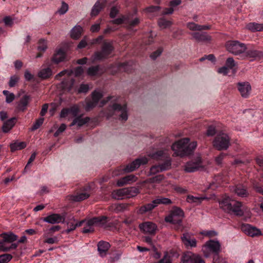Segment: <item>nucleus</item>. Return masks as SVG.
I'll use <instances>...</instances> for the list:
<instances>
[{
	"label": "nucleus",
	"instance_id": "f257e3e1",
	"mask_svg": "<svg viewBox=\"0 0 263 263\" xmlns=\"http://www.w3.org/2000/svg\"><path fill=\"white\" fill-rule=\"evenodd\" d=\"M189 138H186L175 142L172 146L174 152L173 156L183 157L191 155L196 148L197 142L194 141L189 143Z\"/></svg>",
	"mask_w": 263,
	"mask_h": 263
},
{
	"label": "nucleus",
	"instance_id": "f03ea898",
	"mask_svg": "<svg viewBox=\"0 0 263 263\" xmlns=\"http://www.w3.org/2000/svg\"><path fill=\"white\" fill-rule=\"evenodd\" d=\"M219 203L220 208L228 213L239 216H241L244 214L241 209V203L231 199L229 197L223 198L219 201Z\"/></svg>",
	"mask_w": 263,
	"mask_h": 263
},
{
	"label": "nucleus",
	"instance_id": "7ed1b4c3",
	"mask_svg": "<svg viewBox=\"0 0 263 263\" xmlns=\"http://www.w3.org/2000/svg\"><path fill=\"white\" fill-rule=\"evenodd\" d=\"M213 145L218 151L227 150L230 145V138L226 133H219L213 140Z\"/></svg>",
	"mask_w": 263,
	"mask_h": 263
},
{
	"label": "nucleus",
	"instance_id": "20e7f679",
	"mask_svg": "<svg viewBox=\"0 0 263 263\" xmlns=\"http://www.w3.org/2000/svg\"><path fill=\"white\" fill-rule=\"evenodd\" d=\"M226 47L228 51L234 55L242 53L247 49L246 45L238 41H229L226 43Z\"/></svg>",
	"mask_w": 263,
	"mask_h": 263
},
{
	"label": "nucleus",
	"instance_id": "39448f33",
	"mask_svg": "<svg viewBox=\"0 0 263 263\" xmlns=\"http://www.w3.org/2000/svg\"><path fill=\"white\" fill-rule=\"evenodd\" d=\"M183 216V211L180 208L175 206L173 208L170 214L165 218V220L167 222L180 224L182 222Z\"/></svg>",
	"mask_w": 263,
	"mask_h": 263
},
{
	"label": "nucleus",
	"instance_id": "423d86ee",
	"mask_svg": "<svg viewBox=\"0 0 263 263\" xmlns=\"http://www.w3.org/2000/svg\"><path fill=\"white\" fill-rule=\"evenodd\" d=\"M114 50V47L111 43L104 42L102 45L101 51L95 52V59L98 60L107 59Z\"/></svg>",
	"mask_w": 263,
	"mask_h": 263
},
{
	"label": "nucleus",
	"instance_id": "0eeeda50",
	"mask_svg": "<svg viewBox=\"0 0 263 263\" xmlns=\"http://www.w3.org/2000/svg\"><path fill=\"white\" fill-rule=\"evenodd\" d=\"M109 109L113 112L109 113L107 115L108 118L112 116L114 112H119V117L120 120L124 121H126L127 120L128 115L127 113V111L126 104L121 105V104L118 103H114L111 105H109Z\"/></svg>",
	"mask_w": 263,
	"mask_h": 263
},
{
	"label": "nucleus",
	"instance_id": "6e6552de",
	"mask_svg": "<svg viewBox=\"0 0 263 263\" xmlns=\"http://www.w3.org/2000/svg\"><path fill=\"white\" fill-rule=\"evenodd\" d=\"M181 263H205L202 257L192 252L184 253L181 258Z\"/></svg>",
	"mask_w": 263,
	"mask_h": 263
},
{
	"label": "nucleus",
	"instance_id": "1a4fd4ad",
	"mask_svg": "<svg viewBox=\"0 0 263 263\" xmlns=\"http://www.w3.org/2000/svg\"><path fill=\"white\" fill-rule=\"evenodd\" d=\"M221 245L218 241L210 240L206 242L202 249L205 256L208 257L209 254L206 253L205 249H208L211 252L215 255H218L220 251Z\"/></svg>",
	"mask_w": 263,
	"mask_h": 263
},
{
	"label": "nucleus",
	"instance_id": "9d476101",
	"mask_svg": "<svg viewBox=\"0 0 263 263\" xmlns=\"http://www.w3.org/2000/svg\"><path fill=\"white\" fill-rule=\"evenodd\" d=\"M201 168H203L202 160L201 157H198L195 160L186 162L184 166V171L187 173H192L200 170Z\"/></svg>",
	"mask_w": 263,
	"mask_h": 263
},
{
	"label": "nucleus",
	"instance_id": "9b49d317",
	"mask_svg": "<svg viewBox=\"0 0 263 263\" xmlns=\"http://www.w3.org/2000/svg\"><path fill=\"white\" fill-rule=\"evenodd\" d=\"M148 158L146 157L139 158L128 164L123 168L125 172L129 173L135 171L140 165L146 164L148 162Z\"/></svg>",
	"mask_w": 263,
	"mask_h": 263
},
{
	"label": "nucleus",
	"instance_id": "f8f14e48",
	"mask_svg": "<svg viewBox=\"0 0 263 263\" xmlns=\"http://www.w3.org/2000/svg\"><path fill=\"white\" fill-rule=\"evenodd\" d=\"M139 228L140 231L144 234L153 236L156 234L157 230V225L151 221H146L140 224Z\"/></svg>",
	"mask_w": 263,
	"mask_h": 263
},
{
	"label": "nucleus",
	"instance_id": "ddd939ff",
	"mask_svg": "<svg viewBox=\"0 0 263 263\" xmlns=\"http://www.w3.org/2000/svg\"><path fill=\"white\" fill-rule=\"evenodd\" d=\"M65 220V215H60L59 214H52L45 217L42 218V220L44 222L55 224L60 222L64 223Z\"/></svg>",
	"mask_w": 263,
	"mask_h": 263
},
{
	"label": "nucleus",
	"instance_id": "4468645a",
	"mask_svg": "<svg viewBox=\"0 0 263 263\" xmlns=\"http://www.w3.org/2000/svg\"><path fill=\"white\" fill-rule=\"evenodd\" d=\"M30 100L31 98L30 96L24 95L19 101L16 103L15 111L24 112L27 109Z\"/></svg>",
	"mask_w": 263,
	"mask_h": 263
},
{
	"label": "nucleus",
	"instance_id": "2eb2a0df",
	"mask_svg": "<svg viewBox=\"0 0 263 263\" xmlns=\"http://www.w3.org/2000/svg\"><path fill=\"white\" fill-rule=\"evenodd\" d=\"M241 229L246 234L251 237L258 236L261 235V232L259 229L252 227L249 224H242Z\"/></svg>",
	"mask_w": 263,
	"mask_h": 263
},
{
	"label": "nucleus",
	"instance_id": "dca6fc26",
	"mask_svg": "<svg viewBox=\"0 0 263 263\" xmlns=\"http://www.w3.org/2000/svg\"><path fill=\"white\" fill-rule=\"evenodd\" d=\"M182 242L186 248H195L197 246V240L192 238L189 233H184L181 237Z\"/></svg>",
	"mask_w": 263,
	"mask_h": 263
},
{
	"label": "nucleus",
	"instance_id": "f3484780",
	"mask_svg": "<svg viewBox=\"0 0 263 263\" xmlns=\"http://www.w3.org/2000/svg\"><path fill=\"white\" fill-rule=\"evenodd\" d=\"M237 87L242 97L247 98L249 97L251 90V86L249 82H239L237 83Z\"/></svg>",
	"mask_w": 263,
	"mask_h": 263
},
{
	"label": "nucleus",
	"instance_id": "a211bd4d",
	"mask_svg": "<svg viewBox=\"0 0 263 263\" xmlns=\"http://www.w3.org/2000/svg\"><path fill=\"white\" fill-rule=\"evenodd\" d=\"M171 165L170 160H167L161 164L158 165H154L150 168V174L154 175L159 172H162L168 170Z\"/></svg>",
	"mask_w": 263,
	"mask_h": 263
},
{
	"label": "nucleus",
	"instance_id": "6ab92c4d",
	"mask_svg": "<svg viewBox=\"0 0 263 263\" xmlns=\"http://www.w3.org/2000/svg\"><path fill=\"white\" fill-rule=\"evenodd\" d=\"M106 0H98L93 6L90 15L91 16H96L104 8Z\"/></svg>",
	"mask_w": 263,
	"mask_h": 263
},
{
	"label": "nucleus",
	"instance_id": "aec40b11",
	"mask_svg": "<svg viewBox=\"0 0 263 263\" xmlns=\"http://www.w3.org/2000/svg\"><path fill=\"white\" fill-rule=\"evenodd\" d=\"M193 37L197 42H210L212 37L206 32H193L191 33Z\"/></svg>",
	"mask_w": 263,
	"mask_h": 263
},
{
	"label": "nucleus",
	"instance_id": "412c9836",
	"mask_svg": "<svg viewBox=\"0 0 263 263\" xmlns=\"http://www.w3.org/2000/svg\"><path fill=\"white\" fill-rule=\"evenodd\" d=\"M129 204L127 203H114L109 207V210L112 212L118 213L124 212L128 209Z\"/></svg>",
	"mask_w": 263,
	"mask_h": 263
},
{
	"label": "nucleus",
	"instance_id": "4be33fe9",
	"mask_svg": "<svg viewBox=\"0 0 263 263\" xmlns=\"http://www.w3.org/2000/svg\"><path fill=\"white\" fill-rule=\"evenodd\" d=\"M137 178L133 175H127L119 179L117 182V185L118 186H122L125 184H130L135 182Z\"/></svg>",
	"mask_w": 263,
	"mask_h": 263
},
{
	"label": "nucleus",
	"instance_id": "5701e85b",
	"mask_svg": "<svg viewBox=\"0 0 263 263\" xmlns=\"http://www.w3.org/2000/svg\"><path fill=\"white\" fill-rule=\"evenodd\" d=\"M107 219V217L105 216L93 217L86 222V226H87V227H92L95 224H104L106 222Z\"/></svg>",
	"mask_w": 263,
	"mask_h": 263
},
{
	"label": "nucleus",
	"instance_id": "b1692460",
	"mask_svg": "<svg viewBox=\"0 0 263 263\" xmlns=\"http://www.w3.org/2000/svg\"><path fill=\"white\" fill-rule=\"evenodd\" d=\"M90 120V118L88 117L83 118L82 115H81L74 118L72 122L70 124V126H73L75 125H77L78 126L81 127L89 122Z\"/></svg>",
	"mask_w": 263,
	"mask_h": 263
},
{
	"label": "nucleus",
	"instance_id": "393cba45",
	"mask_svg": "<svg viewBox=\"0 0 263 263\" xmlns=\"http://www.w3.org/2000/svg\"><path fill=\"white\" fill-rule=\"evenodd\" d=\"M16 121V118L13 117L4 122L2 126L3 132L5 133L9 132L14 126Z\"/></svg>",
	"mask_w": 263,
	"mask_h": 263
},
{
	"label": "nucleus",
	"instance_id": "a878e982",
	"mask_svg": "<svg viewBox=\"0 0 263 263\" xmlns=\"http://www.w3.org/2000/svg\"><path fill=\"white\" fill-rule=\"evenodd\" d=\"M156 202V200L155 199L153 200L151 203H149L141 206L138 210V213L140 214H143L147 212L151 211L155 208L157 206V204Z\"/></svg>",
	"mask_w": 263,
	"mask_h": 263
},
{
	"label": "nucleus",
	"instance_id": "bb28decb",
	"mask_svg": "<svg viewBox=\"0 0 263 263\" xmlns=\"http://www.w3.org/2000/svg\"><path fill=\"white\" fill-rule=\"evenodd\" d=\"M66 58V53L65 51L60 49L56 51L52 58V61L56 64H58L63 62Z\"/></svg>",
	"mask_w": 263,
	"mask_h": 263
},
{
	"label": "nucleus",
	"instance_id": "cd10ccee",
	"mask_svg": "<svg viewBox=\"0 0 263 263\" xmlns=\"http://www.w3.org/2000/svg\"><path fill=\"white\" fill-rule=\"evenodd\" d=\"M110 248V245L108 242L100 241L98 244V251L100 255L103 257L106 255V252Z\"/></svg>",
	"mask_w": 263,
	"mask_h": 263
},
{
	"label": "nucleus",
	"instance_id": "c85d7f7f",
	"mask_svg": "<svg viewBox=\"0 0 263 263\" xmlns=\"http://www.w3.org/2000/svg\"><path fill=\"white\" fill-rule=\"evenodd\" d=\"M104 72V70L99 65L91 66L87 69V74L90 76H101Z\"/></svg>",
	"mask_w": 263,
	"mask_h": 263
},
{
	"label": "nucleus",
	"instance_id": "c756f323",
	"mask_svg": "<svg viewBox=\"0 0 263 263\" xmlns=\"http://www.w3.org/2000/svg\"><path fill=\"white\" fill-rule=\"evenodd\" d=\"M187 27L192 31H200L202 30H209L210 29V26L200 25L194 22H190L186 24Z\"/></svg>",
	"mask_w": 263,
	"mask_h": 263
},
{
	"label": "nucleus",
	"instance_id": "7c9ffc66",
	"mask_svg": "<svg viewBox=\"0 0 263 263\" xmlns=\"http://www.w3.org/2000/svg\"><path fill=\"white\" fill-rule=\"evenodd\" d=\"M233 191L238 196L242 197H247L249 194L247 191L246 188L241 184H239L233 187Z\"/></svg>",
	"mask_w": 263,
	"mask_h": 263
},
{
	"label": "nucleus",
	"instance_id": "2f4dec72",
	"mask_svg": "<svg viewBox=\"0 0 263 263\" xmlns=\"http://www.w3.org/2000/svg\"><path fill=\"white\" fill-rule=\"evenodd\" d=\"M126 191L125 188H122L115 190L112 192V196L114 198L117 200L123 199L126 197Z\"/></svg>",
	"mask_w": 263,
	"mask_h": 263
},
{
	"label": "nucleus",
	"instance_id": "473e14b6",
	"mask_svg": "<svg viewBox=\"0 0 263 263\" xmlns=\"http://www.w3.org/2000/svg\"><path fill=\"white\" fill-rule=\"evenodd\" d=\"M151 157L153 159L156 160H167L168 155L164 151H158L152 154Z\"/></svg>",
	"mask_w": 263,
	"mask_h": 263
},
{
	"label": "nucleus",
	"instance_id": "72a5a7b5",
	"mask_svg": "<svg viewBox=\"0 0 263 263\" xmlns=\"http://www.w3.org/2000/svg\"><path fill=\"white\" fill-rule=\"evenodd\" d=\"M52 75V71L50 67L41 69L38 73V77L42 79H47Z\"/></svg>",
	"mask_w": 263,
	"mask_h": 263
},
{
	"label": "nucleus",
	"instance_id": "f704fd0d",
	"mask_svg": "<svg viewBox=\"0 0 263 263\" xmlns=\"http://www.w3.org/2000/svg\"><path fill=\"white\" fill-rule=\"evenodd\" d=\"M3 241L6 242L12 243L17 239V236L13 233H5L2 234Z\"/></svg>",
	"mask_w": 263,
	"mask_h": 263
},
{
	"label": "nucleus",
	"instance_id": "c9c22d12",
	"mask_svg": "<svg viewBox=\"0 0 263 263\" xmlns=\"http://www.w3.org/2000/svg\"><path fill=\"white\" fill-rule=\"evenodd\" d=\"M247 27L248 29L252 31H263V24H258L256 23H249Z\"/></svg>",
	"mask_w": 263,
	"mask_h": 263
},
{
	"label": "nucleus",
	"instance_id": "e433bc0d",
	"mask_svg": "<svg viewBox=\"0 0 263 263\" xmlns=\"http://www.w3.org/2000/svg\"><path fill=\"white\" fill-rule=\"evenodd\" d=\"M82 30L80 26L74 27L71 31V37L73 39H79L81 35Z\"/></svg>",
	"mask_w": 263,
	"mask_h": 263
},
{
	"label": "nucleus",
	"instance_id": "4c0bfd02",
	"mask_svg": "<svg viewBox=\"0 0 263 263\" xmlns=\"http://www.w3.org/2000/svg\"><path fill=\"white\" fill-rule=\"evenodd\" d=\"M127 198H130L136 196L139 193V190L136 187H125Z\"/></svg>",
	"mask_w": 263,
	"mask_h": 263
},
{
	"label": "nucleus",
	"instance_id": "58836bf2",
	"mask_svg": "<svg viewBox=\"0 0 263 263\" xmlns=\"http://www.w3.org/2000/svg\"><path fill=\"white\" fill-rule=\"evenodd\" d=\"M11 152L16 150H21L26 147V143L25 142H15L10 145Z\"/></svg>",
	"mask_w": 263,
	"mask_h": 263
},
{
	"label": "nucleus",
	"instance_id": "ea45409f",
	"mask_svg": "<svg viewBox=\"0 0 263 263\" xmlns=\"http://www.w3.org/2000/svg\"><path fill=\"white\" fill-rule=\"evenodd\" d=\"M90 194L88 193H81L76 195L73 196L72 199L74 201H80L88 198Z\"/></svg>",
	"mask_w": 263,
	"mask_h": 263
},
{
	"label": "nucleus",
	"instance_id": "a19ab883",
	"mask_svg": "<svg viewBox=\"0 0 263 263\" xmlns=\"http://www.w3.org/2000/svg\"><path fill=\"white\" fill-rule=\"evenodd\" d=\"M204 199V198L195 197L193 195H188L186 197V201L189 203H200Z\"/></svg>",
	"mask_w": 263,
	"mask_h": 263
},
{
	"label": "nucleus",
	"instance_id": "79ce46f5",
	"mask_svg": "<svg viewBox=\"0 0 263 263\" xmlns=\"http://www.w3.org/2000/svg\"><path fill=\"white\" fill-rule=\"evenodd\" d=\"M67 224L68 229L66 230V232L67 234L74 230L77 228L76 226V220L73 217L70 219L69 221L67 223Z\"/></svg>",
	"mask_w": 263,
	"mask_h": 263
},
{
	"label": "nucleus",
	"instance_id": "37998d69",
	"mask_svg": "<svg viewBox=\"0 0 263 263\" xmlns=\"http://www.w3.org/2000/svg\"><path fill=\"white\" fill-rule=\"evenodd\" d=\"M156 200V203L157 204V206L159 204H162L165 205H170L172 203V200L167 198L165 197H160L159 198H157Z\"/></svg>",
	"mask_w": 263,
	"mask_h": 263
},
{
	"label": "nucleus",
	"instance_id": "c03bdc74",
	"mask_svg": "<svg viewBox=\"0 0 263 263\" xmlns=\"http://www.w3.org/2000/svg\"><path fill=\"white\" fill-rule=\"evenodd\" d=\"M3 93L6 96V102L7 103H11L15 99L13 93H10L8 90H4Z\"/></svg>",
	"mask_w": 263,
	"mask_h": 263
},
{
	"label": "nucleus",
	"instance_id": "a18cd8bd",
	"mask_svg": "<svg viewBox=\"0 0 263 263\" xmlns=\"http://www.w3.org/2000/svg\"><path fill=\"white\" fill-rule=\"evenodd\" d=\"M246 57L247 58H255L260 55V52L256 50H249L246 52Z\"/></svg>",
	"mask_w": 263,
	"mask_h": 263
},
{
	"label": "nucleus",
	"instance_id": "49530a36",
	"mask_svg": "<svg viewBox=\"0 0 263 263\" xmlns=\"http://www.w3.org/2000/svg\"><path fill=\"white\" fill-rule=\"evenodd\" d=\"M13 256L10 254L0 255V263H8L12 258Z\"/></svg>",
	"mask_w": 263,
	"mask_h": 263
},
{
	"label": "nucleus",
	"instance_id": "de8ad7c7",
	"mask_svg": "<svg viewBox=\"0 0 263 263\" xmlns=\"http://www.w3.org/2000/svg\"><path fill=\"white\" fill-rule=\"evenodd\" d=\"M38 44H39V45L37 47L38 50H39L40 51L44 52L47 48L46 41L44 39H40L39 41Z\"/></svg>",
	"mask_w": 263,
	"mask_h": 263
},
{
	"label": "nucleus",
	"instance_id": "09e8293b",
	"mask_svg": "<svg viewBox=\"0 0 263 263\" xmlns=\"http://www.w3.org/2000/svg\"><path fill=\"white\" fill-rule=\"evenodd\" d=\"M91 96L92 100L98 104L99 100L102 98L103 95L102 93L95 90L92 92Z\"/></svg>",
	"mask_w": 263,
	"mask_h": 263
},
{
	"label": "nucleus",
	"instance_id": "8fccbe9b",
	"mask_svg": "<svg viewBox=\"0 0 263 263\" xmlns=\"http://www.w3.org/2000/svg\"><path fill=\"white\" fill-rule=\"evenodd\" d=\"M97 104L94 102L93 100H86V105L85 106V109L86 111H90L91 109L95 107L96 106Z\"/></svg>",
	"mask_w": 263,
	"mask_h": 263
},
{
	"label": "nucleus",
	"instance_id": "3c124183",
	"mask_svg": "<svg viewBox=\"0 0 263 263\" xmlns=\"http://www.w3.org/2000/svg\"><path fill=\"white\" fill-rule=\"evenodd\" d=\"M159 26L162 28H166L167 27L170 26L172 23L170 21H167L164 18H160L158 21Z\"/></svg>",
	"mask_w": 263,
	"mask_h": 263
},
{
	"label": "nucleus",
	"instance_id": "603ef678",
	"mask_svg": "<svg viewBox=\"0 0 263 263\" xmlns=\"http://www.w3.org/2000/svg\"><path fill=\"white\" fill-rule=\"evenodd\" d=\"M69 113L71 114L74 117L78 116V114L80 111L79 107L77 105H74L68 108Z\"/></svg>",
	"mask_w": 263,
	"mask_h": 263
},
{
	"label": "nucleus",
	"instance_id": "864d4df0",
	"mask_svg": "<svg viewBox=\"0 0 263 263\" xmlns=\"http://www.w3.org/2000/svg\"><path fill=\"white\" fill-rule=\"evenodd\" d=\"M44 121V118H40L36 120L35 122L33 124L31 127V130H35L38 129L43 123Z\"/></svg>",
	"mask_w": 263,
	"mask_h": 263
},
{
	"label": "nucleus",
	"instance_id": "5fc2aeb1",
	"mask_svg": "<svg viewBox=\"0 0 263 263\" xmlns=\"http://www.w3.org/2000/svg\"><path fill=\"white\" fill-rule=\"evenodd\" d=\"M68 10V5L65 3L64 2H62V6L60 9L57 11V13H59L61 15L64 14Z\"/></svg>",
	"mask_w": 263,
	"mask_h": 263
},
{
	"label": "nucleus",
	"instance_id": "6e6d98bb",
	"mask_svg": "<svg viewBox=\"0 0 263 263\" xmlns=\"http://www.w3.org/2000/svg\"><path fill=\"white\" fill-rule=\"evenodd\" d=\"M157 263H172V260L168 253L165 252L163 258L160 259Z\"/></svg>",
	"mask_w": 263,
	"mask_h": 263
},
{
	"label": "nucleus",
	"instance_id": "4d7b16f0",
	"mask_svg": "<svg viewBox=\"0 0 263 263\" xmlns=\"http://www.w3.org/2000/svg\"><path fill=\"white\" fill-rule=\"evenodd\" d=\"M226 65V67H228L229 69H232L236 66L235 62L232 58H229L227 59Z\"/></svg>",
	"mask_w": 263,
	"mask_h": 263
},
{
	"label": "nucleus",
	"instance_id": "13d9d810",
	"mask_svg": "<svg viewBox=\"0 0 263 263\" xmlns=\"http://www.w3.org/2000/svg\"><path fill=\"white\" fill-rule=\"evenodd\" d=\"M19 80V78L17 76H13L11 77L9 82V85L10 87H14L16 84L18 82Z\"/></svg>",
	"mask_w": 263,
	"mask_h": 263
},
{
	"label": "nucleus",
	"instance_id": "bf43d9fd",
	"mask_svg": "<svg viewBox=\"0 0 263 263\" xmlns=\"http://www.w3.org/2000/svg\"><path fill=\"white\" fill-rule=\"evenodd\" d=\"M160 7L158 6H151L145 8V11L148 13L158 12L160 10Z\"/></svg>",
	"mask_w": 263,
	"mask_h": 263
},
{
	"label": "nucleus",
	"instance_id": "052dcab7",
	"mask_svg": "<svg viewBox=\"0 0 263 263\" xmlns=\"http://www.w3.org/2000/svg\"><path fill=\"white\" fill-rule=\"evenodd\" d=\"M215 134H216L215 127L213 125L209 126L206 130V135L208 136H213Z\"/></svg>",
	"mask_w": 263,
	"mask_h": 263
},
{
	"label": "nucleus",
	"instance_id": "680f3d73",
	"mask_svg": "<svg viewBox=\"0 0 263 263\" xmlns=\"http://www.w3.org/2000/svg\"><path fill=\"white\" fill-rule=\"evenodd\" d=\"M89 90V86L87 84H81L78 89L79 93H86Z\"/></svg>",
	"mask_w": 263,
	"mask_h": 263
},
{
	"label": "nucleus",
	"instance_id": "e2e57ef3",
	"mask_svg": "<svg viewBox=\"0 0 263 263\" xmlns=\"http://www.w3.org/2000/svg\"><path fill=\"white\" fill-rule=\"evenodd\" d=\"M140 20L139 18H135L133 21L128 22V25L130 28L135 27L140 23Z\"/></svg>",
	"mask_w": 263,
	"mask_h": 263
},
{
	"label": "nucleus",
	"instance_id": "0e129e2a",
	"mask_svg": "<svg viewBox=\"0 0 263 263\" xmlns=\"http://www.w3.org/2000/svg\"><path fill=\"white\" fill-rule=\"evenodd\" d=\"M18 246L16 243H12L10 247H5L4 246L3 252H9L12 249H16Z\"/></svg>",
	"mask_w": 263,
	"mask_h": 263
},
{
	"label": "nucleus",
	"instance_id": "69168bd1",
	"mask_svg": "<svg viewBox=\"0 0 263 263\" xmlns=\"http://www.w3.org/2000/svg\"><path fill=\"white\" fill-rule=\"evenodd\" d=\"M217 71L219 73H221L224 76H226V75H227V74L228 73V72L229 71V69L228 68V67H227L226 66H223V67L219 68L218 69Z\"/></svg>",
	"mask_w": 263,
	"mask_h": 263
},
{
	"label": "nucleus",
	"instance_id": "338daca9",
	"mask_svg": "<svg viewBox=\"0 0 263 263\" xmlns=\"http://www.w3.org/2000/svg\"><path fill=\"white\" fill-rule=\"evenodd\" d=\"M119 10L116 7H113L110 10L109 16L111 18H115L118 14Z\"/></svg>",
	"mask_w": 263,
	"mask_h": 263
},
{
	"label": "nucleus",
	"instance_id": "774afa93",
	"mask_svg": "<svg viewBox=\"0 0 263 263\" xmlns=\"http://www.w3.org/2000/svg\"><path fill=\"white\" fill-rule=\"evenodd\" d=\"M162 49H158L157 50L154 51L153 52L151 55L150 57L153 60H155L158 57H159L162 53Z\"/></svg>",
	"mask_w": 263,
	"mask_h": 263
}]
</instances>
